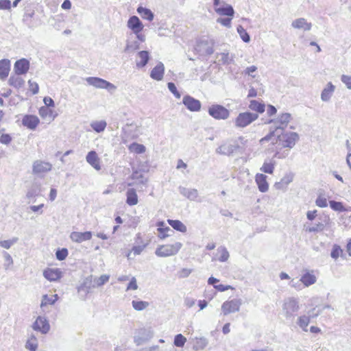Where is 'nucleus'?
Listing matches in <instances>:
<instances>
[{
	"mask_svg": "<svg viewBox=\"0 0 351 351\" xmlns=\"http://www.w3.org/2000/svg\"><path fill=\"white\" fill-rule=\"evenodd\" d=\"M310 317L302 315L298 317L297 324L305 332H307V326L310 322Z\"/></svg>",
	"mask_w": 351,
	"mask_h": 351,
	"instance_id": "nucleus-40",
	"label": "nucleus"
},
{
	"mask_svg": "<svg viewBox=\"0 0 351 351\" xmlns=\"http://www.w3.org/2000/svg\"><path fill=\"white\" fill-rule=\"evenodd\" d=\"M299 139V134L294 132H282L280 134L278 135L279 144L283 148H287L289 149H292L295 145Z\"/></svg>",
	"mask_w": 351,
	"mask_h": 351,
	"instance_id": "nucleus-2",
	"label": "nucleus"
},
{
	"mask_svg": "<svg viewBox=\"0 0 351 351\" xmlns=\"http://www.w3.org/2000/svg\"><path fill=\"white\" fill-rule=\"evenodd\" d=\"M158 231V237L162 239H165L171 235V233H173V230L171 229L168 226H165V223L163 221H158L157 223Z\"/></svg>",
	"mask_w": 351,
	"mask_h": 351,
	"instance_id": "nucleus-22",
	"label": "nucleus"
},
{
	"mask_svg": "<svg viewBox=\"0 0 351 351\" xmlns=\"http://www.w3.org/2000/svg\"><path fill=\"white\" fill-rule=\"evenodd\" d=\"M137 12L141 16L143 19L152 21L154 19V13L148 8L139 6L137 8Z\"/></svg>",
	"mask_w": 351,
	"mask_h": 351,
	"instance_id": "nucleus-33",
	"label": "nucleus"
},
{
	"mask_svg": "<svg viewBox=\"0 0 351 351\" xmlns=\"http://www.w3.org/2000/svg\"><path fill=\"white\" fill-rule=\"evenodd\" d=\"M86 159L87 162L89 163L96 170H99L101 169L99 159L97 156L96 152H89L86 155Z\"/></svg>",
	"mask_w": 351,
	"mask_h": 351,
	"instance_id": "nucleus-21",
	"label": "nucleus"
},
{
	"mask_svg": "<svg viewBox=\"0 0 351 351\" xmlns=\"http://www.w3.org/2000/svg\"><path fill=\"white\" fill-rule=\"evenodd\" d=\"M208 343V341L206 337H202L199 338H195V343L193 344V349L195 350H200L204 349Z\"/></svg>",
	"mask_w": 351,
	"mask_h": 351,
	"instance_id": "nucleus-36",
	"label": "nucleus"
},
{
	"mask_svg": "<svg viewBox=\"0 0 351 351\" xmlns=\"http://www.w3.org/2000/svg\"><path fill=\"white\" fill-rule=\"evenodd\" d=\"M28 84L29 86V90L32 92V93L34 95L37 94L39 90L38 84L36 82H32L31 80L28 81Z\"/></svg>",
	"mask_w": 351,
	"mask_h": 351,
	"instance_id": "nucleus-63",
	"label": "nucleus"
},
{
	"mask_svg": "<svg viewBox=\"0 0 351 351\" xmlns=\"http://www.w3.org/2000/svg\"><path fill=\"white\" fill-rule=\"evenodd\" d=\"M291 26L295 29H304L305 31H309L311 29L312 25L311 23H307L304 18H300L294 20Z\"/></svg>",
	"mask_w": 351,
	"mask_h": 351,
	"instance_id": "nucleus-26",
	"label": "nucleus"
},
{
	"mask_svg": "<svg viewBox=\"0 0 351 351\" xmlns=\"http://www.w3.org/2000/svg\"><path fill=\"white\" fill-rule=\"evenodd\" d=\"M19 75L17 74L11 75L8 80L9 84L16 88H21L24 85L25 81Z\"/></svg>",
	"mask_w": 351,
	"mask_h": 351,
	"instance_id": "nucleus-30",
	"label": "nucleus"
},
{
	"mask_svg": "<svg viewBox=\"0 0 351 351\" xmlns=\"http://www.w3.org/2000/svg\"><path fill=\"white\" fill-rule=\"evenodd\" d=\"M182 247V244L176 242L172 245H162L158 247L155 254L159 257H167L176 254Z\"/></svg>",
	"mask_w": 351,
	"mask_h": 351,
	"instance_id": "nucleus-4",
	"label": "nucleus"
},
{
	"mask_svg": "<svg viewBox=\"0 0 351 351\" xmlns=\"http://www.w3.org/2000/svg\"><path fill=\"white\" fill-rule=\"evenodd\" d=\"M3 256L5 260V263L3 264V267L5 269H8L11 265L13 264V260L12 256L10 254H8L7 252L3 251Z\"/></svg>",
	"mask_w": 351,
	"mask_h": 351,
	"instance_id": "nucleus-53",
	"label": "nucleus"
},
{
	"mask_svg": "<svg viewBox=\"0 0 351 351\" xmlns=\"http://www.w3.org/2000/svg\"><path fill=\"white\" fill-rule=\"evenodd\" d=\"M56 301V299H53L52 295L48 296L47 295H44L43 296V300H42L40 306H41V307H43L47 304H54Z\"/></svg>",
	"mask_w": 351,
	"mask_h": 351,
	"instance_id": "nucleus-56",
	"label": "nucleus"
},
{
	"mask_svg": "<svg viewBox=\"0 0 351 351\" xmlns=\"http://www.w3.org/2000/svg\"><path fill=\"white\" fill-rule=\"evenodd\" d=\"M34 330L40 331L43 334H46L50 329L49 324L47 319L41 316H38L32 325Z\"/></svg>",
	"mask_w": 351,
	"mask_h": 351,
	"instance_id": "nucleus-13",
	"label": "nucleus"
},
{
	"mask_svg": "<svg viewBox=\"0 0 351 351\" xmlns=\"http://www.w3.org/2000/svg\"><path fill=\"white\" fill-rule=\"evenodd\" d=\"M301 281L306 287H308L316 282V278L313 274L307 272L301 277Z\"/></svg>",
	"mask_w": 351,
	"mask_h": 351,
	"instance_id": "nucleus-39",
	"label": "nucleus"
},
{
	"mask_svg": "<svg viewBox=\"0 0 351 351\" xmlns=\"http://www.w3.org/2000/svg\"><path fill=\"white\" fill-rule=\"evenodd\" d=\"M232 17L228 16L227 18H218L217 22L221 24L222 25L230 27L231 25V21Z\"/></svg>",
	"mask_w": 351,
	"mask_h": 351,
	"instance_id": "nucleus-60",
	"label": "nucleus"
},
{
	"mask_svg": "<svg viewBox=\"0 0 351 351\" xmlns=\"http://www.w3.org/2000/svg\"><path fill=\"white\" fill-rule=\"evenodd\" d=\"M218 253L220 254V256L218 260L220 262H226L228 260L230 254L227 249L224 246H220L217 248Z\"/></svg>",
	"mask_w": 351,
	"mask_h": 351,
	"instance_id": "nucleus-43",
	"label": "nucleus"
},
{
	"mask_svg": "<svg viewBox=\"0 0 351 351\" xmlns=\"http://www.w3.org/2000/svg\"><path fill=\"white\" fill-rule=\"evenodd\" d=\"M215 12L221 16H227L233 17L234 14V10L232 5L223 3V4L215 8Z\"/></svg>",
	"mask_w": 351,
	"mask_h": 351,
	"instance_id": "nucleus-18",
	"label": "nucleus"
},
{
	"mask_svg": "<svg viewBox=\"0 0 351 351\" xmlns=\"http://www.w3.org/2000/svg\"><path fill=\"white\" fill-rule=\"evenodd\" d=\"M291 119V114L286 112L282 113L278 116L276 119H270L267 121V123H274L276 125V130L283 131L287 128L288 123Z\"/></svg>",
	"mask_w": 351,
	"mask_h": 351,
	"instance_id": "nucleus-10",
	"label": "nucleus"
},
{
	"mask_svg": "<svg viewBox=\"0 0 351 351\" xmlns=\"http://www.w3.org/2000/svg\"><path fill=\"white\" fill-rule=\"evenodd\" d=\"M258 117V114L251 112H241L236 117L234 125L237 128H243L256 121Z\"/></svg>",
	"mask_w": 351,
	"mask_h": 351,
	"instance_id": "nucleus-5",
	"label": "nucleus"
},
{
	"mask_svg": "<svg viewBox=\"0 0 351 351\" xmlns=\"http://www.w3.org/2000/svg\"><path fill=\"white\" fill-rule=\"evenodd\" d=\"M213 45V40L202 39L197 42L195 51L200 56L211 55L214 52Z\"/></svg>",
	"mask_w": 351,
	"mask_h": 351,
	"instance_id": "nucleus-8",
	"label": "nucleus"
},
{
	"mask_svg": "<svg viewBox=\"0 0 351 351\" xmlns=\"http://www.w3.org/2000/svg\"><path fill=\"white\" fill-rule=\"evenodd\" d=\"M107 123L106 121H93L90 123V126L92 129L97 133H100L105 130L106 128Z\"/></svg>",
	"mask_w": 351,
	"mask_h": 351,
	"instance_id": "nucleus-38",
	"label": "nucleus"
},
{
	"mask_svg": "<svg viewBox=\"0 0 351 351\" xmlns=\"http://www.w3.org/2000/svg\"><path fill=\"white\" fill-rule=\"evenodd\" d=\"M110 276L108 275H101L99 278H96L95 282L97 287H101L109 280Z\"/></svg>",
	"mask_w": 351,
	"mask_h": 351,
	"instance_id": "nucleus-59",
	"label": "nucleus"
},
{
	"mask_svg": "<svg viewBox=\"0 0 351 351\" xmlns=\"http://www.w3.org/2000/svg\"><path fill=\"white\" fill-rule=\"evenodd\" d=\"M325 225L322 222H318L315 226L306 228L305 230L308 232H319L324 230Z\"/></svg>",
	"mask_w": 351,
	"mask_h": 351,
	"instance_id": "nucleus-47",
	"label": "nucleus"
},
{
	"mask_svg": "<svg viewBox=\"0 0 351 351\" xmlns=\"http://www.w3.org/2000/svg\"><path fill=\"white\" fill-rule=\"evenodd\" d=\"M183 104L192 112H198L201 109V102L190 95H185L182 99Z\"/></svg>",
	"mask_w": 351,
	"mask_h": 351,
	"instance_id": "nucleus-12",
	"label": "nucleus"
},
{
	"mask_svg": "<svg viewBox=\"0 0 351 351\" xmlns=\"http://www.w3.org/2000/svg\"><path fill=\"white\" fill-rule=\"evenodd\" d=\"M149 302L142 300H133L132 302V307L138 311L145 309L149 306Z\"/></svg>",
	"mask_w": 351,
	"mask_h": 351,
	"instance_id": "nucleus-44",
	"label": "nucleus"
},
{
	"mask_svg": "<svg viewBox=\"0 0 351 351\" xmlns=\"http://www.w3.org/2000/svg\"><path fill=\"white\" fill-rule=\"evenodd\" d=\"M256 182L258 185V189L261 192L265 193L267 191L269 184L267 182V176L262 173H258L256 176Z\"/></svg>",
	"mask_w": 351,
	"mask_h": 351,
	"instance_id": "nucleus-23",
	"label": "nucleus"
},
{
	"mask_svg": "<svg viewBox=\"0 0 351 351\" xmlns=\"http://www.w3.org/2000/svg\"><path fill=\"white\" fill-rule=\"evenodd\" d=\"M341 80L346 86L347 88L351 89V76L342 75Z\"/></svg>",
	"mask_w": 351,
	"mask_h": 351,
	"instance_id": "nucleus-62",
	"label": "nucleus"
},
{
	"mask_svg": "<svg viewBox=\"0 0 351 351\" xmlns=\"http://www.w3.org/2000/svg\"><path fill=\"white\" fill-rule=\"evenodd\" d=\"M127 25L133 33H140L144 27L139 18L136 16L130 17Z\"/></svg>",
	"mask_w": 351,
	"mask_h": 351,
	"instance_id": "nucleus-16",
	"label": "nucleus"
},
{
	"mask_svg": "<svg viewBox=\"0 0 351 351\" xmlns=\"http://www.w3.org/2000/svg\"><path fill=\"white\" fill-rule=\"evenodd\" d=\"M168 223L176 230L180 232H186L187 229L186 226L180 220L168 219Z\"/></svg>",
	"mask_w": 351,
	"mask_h": 351,
	"instance_id": "nucleus-32",
	"label": "nucleus"
},
{
	"mask_svg": "<svg viewBox=\"0 0 351 351\" xmlns=\"http://www.w3.org/2000/svg\"><path fill=\"white\" fill-rule=\"evenodd\" d=\"M43 276L49 281H56L60 278L61 272L58 269H47L44 271Z\"/></svg>",
	"mask_w": 351,
	"mask_h": 351,
	"instance_id": "nucleus-25",
	"label": "nucleus"
},
{
	"mask_svg": "<svg viewBox=\"0 0 351 351\" xmlns=\"http://www.w3.org/2000/svg\"><path fill=\"white\" fill-rule=\"evenodd\" d=\"M140 47V43L138 40H134L132 42H128L126 47L125 48V52H133Z\"/></svg>",
	"mask_w": 351,
	"mask_h": 351,
	"instance_id": "nucleus-48",
	"label": "nucleus"
},
{
	"mask_svg": "<svg viewBox=\"0 0 351 351\" xmlns=\"http://www.w3.org/2000/svg\"><path fill=\"white\" fill-rule=\"evenodd\" d=\"M241 302L240 300L234 299L226 301L221 306V311L224 315L235 313L239 311Z\"/></svg>",
	"mask_w": 351,
	"mask_h": 351,
	"instance_id": "nucleus-11",
	"label": "nucleus"
},
{
	"mask_svg": "<svg viewBox=\"0 0 351 351\" xmlns=\"http://www.w3.org/2000/svg\"><path fill=\"white\" fill-rule=\"evenodd\" d=\"M68 254L66 248L58 249L56 252V257L58 261H63L66 258Z\"/></svg>",
	"mask_w": 351,
	"mask_h": 351,
	"instance_id": "nucleus-54",
	"label": "nucleus"
},
{
	"mask_svg": "<svg viewBox=\"0 0 351 351\" xmlns=\"http://www.w3.org/2000/svg\"><path fill=\"white\" fill-rule=\"evenodd\" d=\"M217 58L223 65H228L233 62V56L228 52H222L217 54Z\"/></svg>",
	"mask_w": 351,
	"mask_h": 351,
	"instance_id": "nucleus-31",
	"label": "nucleus"
},
{
	"mask_svg": "<svg viewBox=\"0 0 351 351\" xmlns=\"http://www.w3.org/2000/svg\"><path fill=\"white\" fill-rule=\"evenodd\" d=\"M130 149H133L136 154H143L145 152V147L143 145L136 143H132L130 146Z\"/></svg>",
	"mask_w": 351,
	"mask_h": 351,
	"instance_id": "nucleus-57",
	"label": "nucleus"
},
{
	"mask_svg": "<svg viewBox=\"0 0 351 351\" xmlns=\"http://www.w3.org/2000/svg\"><path fill=\"white\" fill-rule=\"evenodd\" d=\"M293 180V176L286 175L284 176L281 180L278 182H276L274 186L277 189H282L284 187L287 186L289 183H291Z\"/></svg>",
	"mask_w": 351,
	"mask_h": 351,
	"instance_id": "nucleus-37",
	"label": "nucleus"
},
{
	"mask_svg": "<svg viewBox=\"0 0 351 351\" xmlns=\"http://www.w3.org/2000/svg\"><path fill=\"white\" fill-rule=\"evenodd\" d=\"M167 87L169 90V91L173 94V95L178 98V99H180V97H181V95L180 93H179V91L177 90V88L175 85V84L173 82H169L167 84Z\"/></svg>",
	"mask_w": 351,
	"mask_h": 351,
	"instance_id": "nucleus-58",
	"label": "nucleus"
},
{
	"mask_svg": "<svg viewBox=\"0 0 351 351\" xmlns=\"http://www.w3.org/2000/svg\"><path fill=\"white\" fill-rule=\"evenodd\" d=\"M131 182L128 183V186H136L138 191H143L147 187L148 178L145 176L141 170L132 169V173L128 178Z\"/></svg>",
	"mask_w": 351,
	"mask_h": 351,
	"instance_id": "nucleus-1",
	"label": "nucleus"
},
{
	"mask_svg": "<svg viewBox=\"0 0 351 351\" xmlns=\"http://www.w3.org/2000/svg\"><path fill=\"white\" fill-rule=\"evenodd\" d=\"M240 148V145L236 141H227L218 147L215 152L218 154L230 156Z\"/></svg>",
	"mask_w": 351,
	"mask_h": 351,
	"instance_id": "nucleus-7",
	"label": "nucleus"
},
{
	"mask_svg": "<svg viewBox=\"0 0 351 351\" xmlns=\"http://www.w3.org/2000/svg\"><path fill=\"white\" fill-rule=\"evenodd\" d=\"M299 309L300 304L297 298L290 297L284 300L282 312L287 319L293 318Z\"/></svg>",
	"mask_w": 351,
	"mask_h": 351,
	"instance_id": "nucleus-3",
	"label": "nucleus"
},
{
	"mask_svg": "<svg viewBox=\"0 0 351 351\" xmlns=\"http://www.w3.org/2000/svg\"><path fill=\"white\" fill-rule=\"evenodd\" d=\"M69 237L72 241L80 243L84 241L90 240L92 238V232L90 231H86L84 232H72Z\"/></svg>",
	"mask_w": 351,
	"mask_h": 351,
	"instance_id": "nucleus-14",
	"label": "nucleus"
},
{
	"mask_svg": "<svg viewBox=\"0 0 351 351\" xmlns=\"http://www.w3.org/2000/svg\"><path fill=\"white\" fill-rule=\"evenodd\" d=\"M165 73V66L162 62H159L153 68L150 73V77L157 81H160L163 78Z\"/></svg>",
	"mask_w": 351,
	"mask_h": 351,
	"instance_id": "nucleus-19",
	"label": "nucleus"
},
{
	"mask_svg": "<svg viewBox=\"0 0 351 351\" xmlns=\"http://www.w3.org/2000/svg\"><path fill=\"white\" fill-rule=\"evenodd\" d=\"M51 169V165L49 162H45L37 160L33 165V172L34 173H40L47 172Z\"/></svg>",
	"mask_w": 351,
	"mask_h": 351,
	"instance_id": "nucleus-20",
	"label": "nucleus"
},
{
	"mask_svg": "<svg viewBox=\"0 0 351 351\" xmlns=\"http://www.w3.org/2000/svg\"><path fill=\"white\" fill-rule=\"evenodd\" d=\"M95 287L94 285H92V281L90 278H86L83 283L79 287L78 291H84L86 293H89L92 288Z\"/></svg>",
	"mask_w": 351,
	"mask_h": 351,
	"instance_id": "nucleus-42",
	"label": "nucleus"
},
{
	"mask_svg": "<svg viewBox=\"0 0 351 351\" xmlns=\"http://www.w3.org/2000/svg\"><path fill=\"white\" fill-rule=\"evenodd\" d=\"M329 204L330 208L335 211L343 212L347 210V209L343 206L342 202H337L335 200H331L329 202Z\"/></svg>",
	"mask_w": 351,
	"mask_h": 351,
	"instance_id": "nucleus-46",
	"label": "nucleus"
},
{
	"mask_svg": "<svg viewBox=\"0 0 351 351\" xmlns=\"http://www.w3.org/2000/svg\"><path fill=\"white\" fill-rule=\"evenodd\" d=\"M315 204L320 208H325L328 206L327 199L326 197L319 195L315 201Z\"/></svg>",
	"mask_w": 351,
	"mask_h": 351,
	"instance_id": "nucleus-61",
	"label": "nucleus"
},
{
	"mask_svg": "<svg viewBox=\"0 0 351 351\" xmlns=\"http://www.w3.org/2000/svg\"><path fill=\"white\" fill-rule=\"evenodd\" d=\"M18 241L17 237H14L10 240L0 241V247L5 249H10L12 245Z\"/></svg>",
	"mask_w": 351,
	"mask_h": 351,
	"instance_id": "nucleus-52",
	"label": "nucleus"
},
{
	"mask_svg": "<svg viewBox=\"0 0 351 351\" xmlns=\"http://www.w3.org/2000/svg\"><path fill=\"white\" fill-rule=\"evenodd\" d=\"M138 56L141 59L140 62H136L138 67H144L149 60V53L147 51H141L138 53Z\"/></svg>",
	"mask_w": 351,
	"mask_h": 351,
	"instance_id": "nucleus-35",
	"label": "nucleus"
},
{
	"mask_svg": "<svg viewBox=\"0 0 351 351\" xmlns=\"http://www.w3.org/2000/svg\"><path fill=\"white\" fill-rule=\"evenodd\" d=\"M250 109L258 113H263L265 110V105L256 100H251L249 105Z\"/></svg>",
	"mask_w": 351,
	"mask_h": 351,
	"instance_id": "nucleus-34",
	"label": "nucleus"
},
{
	"mask_svg": "<svg viewBox=\"0 0 351 351\" xmlns=\"http://www.w3.org/2000/svg\"><path fill=\"white\" fill-rule=\"evenodd\" d=\"M342 254H343V250H341V248L340 247L339 245L335 244L332 246L331 253H330V256L332 258L336 260L340 256H342Z\"/></svg>",
	"mask_w": 351,
	"mask_h": 351,
	"instance_id": "nucleus-51",
	"label": "nucleus"
},
{
	"mask_svg": "<svg viewBox=\"0 0 351 351\" xmlns=\"http://www.w3.org/2000/svg\"><path fill=\"white\" fill-rule=\"evenodd\" d=\"M275 162H265L261 168V171L264 173L271 174L274 172Z\"/></svg>",
	"mask_w": 351,
	"mask_h": 351,
	"instance_id": "nucleus-50",
	"label": "nucleus"
},
{
	"mask_svg": "<svg viewBox=\"0 0 351 351\" xmlns=\"http://www.w3.org/2000/svg\"><path fill=\"white\" fill-rule=\"evenodd\" d=\"M10 69V62L9 60L3 59L0 60V77L5 79L8 76Z\"/></svg>",
	"mask_w": 351,
	"mask_h": 351,
	"instance_id": "nucleus-29",
	"label": "nucleus"
},
{
	"mask_svg": "<svg viewBox=\"0 0 351 351\" xmlns=\"http://www.w3.org/2000/svg\"><path fill=\"white\" fill-rule=\"evenodd\" d=\"M321 313L322 310L320 309V307H317V308H314L312 310L309 311L308 317H310V318H315Z\"/></svg>",
	"mask_w": 351,
	"mask_h": 351,
	"instance_id": "nucleus-64",
	"label": "nucleus"
},
{
	"mask_svg": "<svg viewBox=\"0 0 351 351\" xmlns=\"http://www.w3.org/2000/svg\"><path fill=\"white\" fill-rule=\"evenodd\" d=\"M282 147L280 148L278 150H277L274 154V157L279 158V159H283L287 158L289 154V152L288 149H282Z\"/></svg>",
	"mask_w": 351,
	"mask_h": 351,
	"instance_id": "nucleus-55",
	"label": "nucleus"
},
{
	"mask_svg": "<svg viewBox=\"0 0 351 351\" xmlns=\"http://www.w3.org/2000/svg\"><path fill=\"white\" fill-rule=\"evenodd\" d=\"M178 189L180 194L191 201H195L198 197V191L195 189H189L186 187L180 186Z\"/></svg>",
	"mask_w": 351,
	"mask_h": 351,
	"instance_id": "nucleus-24",
	"label": "nucleus"
},
{
	"mask_svg": "<svg viewBox=\"0 0 351 351\" xmlns=\"http://www.w3.org/2000/svg\"><path fill=\"white\" fill-rule=\"evenodd\" d=\"M237 32L243 42L247 43L250 41V36L243 26L239 25L237 27Z\"/></svg>",
	"mask_w": 351,
	"mask_h": 351,
	"instance_id": "nucleus-45",
	"label": "nucleus"
},
{
	"mask_svg": "<svg viewBox=\"0 0 351 351\" xmlns=\"http://www.w3.org/2000/svg\"><path fill=\"white\" fill-rule=\"evenodd\" d=\"M25 348L31 351H36L37 350L38 340L34 335H32L27 341Z\"/></svg>",
	"mask_w": 351,
	"mask_h": 351,
	"instance_id": "nucleus-41",
	"label": "nucleus"
},
{
	"mask_svg": "<svg viewBox=\"0 0 351 351\" xmlns=\"http://www.w3.org/2000/svg\"><path fill=\"white\" fill-rule=\"evenodd\" d=\"M335 86L331 83L328 82L326 87L323 89L321 93V99L323 101H328L331 98V96L335 91Z\"/></svg>",
	"mask_w": 351,
	"mask_h": 351,
	"instance_id": "nucleus-27",
	"label": "nucleus"
},
{
	"mask_svg": "<svg viewBox=\"0 0 351 351\" xmlns=\"http://www.w3.org/2000/svg\"><path fill=\"white\" fill-rule=\"evenodd\" d=\"M29 68V62L25 58H21L14 63V70L17 75L25 74Z\"/></svg>",
	"mask_w": 351,
	"mask_h": 351,
	"instance_id": "nucleus-15",
	"label": "nucleus"
},
{
	"mask_svg": "<svg viewBox=\"0 0 351 351\" xmlns=\"http://www.w3.org/2000/svg\"><path fill=\"white\" fill-rule=\"evenodd\" d=\"M39 122V119L36 116L32 114L25 115L22 119L23 125L30 130H35Z\"/></svg>",
	"mask_w": 351,
	"mask_h": 351,
	"instance_id": "nucleus-17",
	"label": "nucleus"
},
{
	"mask_svg": "<svg viewBox=\"0 0 351 351\" xmlns=\"http://www.w3.org/2000/svg\"><path fill=\"white\" fill-rule=\"evenodd\" d=\"M86 81L90 86L97 88L106 89L111 93H114L117 89L116 86L113 84L100 77H88L86 78Z\"/></svg>",
	"mask_w": 351,
	"mask_h": 351,
	"instance_id": "nucleus-6",
	"label": "nucleus"
},
{
	"mask_svg": "<svg viewBox=\"0 0 351 351\" xmlns=\"http://www.w3.org/2000/svg\"><path fill=\"white\" fill-rule=\"evenodd\" d=\"M208 114L215 119H226L229 117L230 112L224 106L213 104L208 108Z\"/></svg>",
	"mask_w": 351,
	"mask_h": 351,
	"instance_id": "nucleus-9",
	"label": "nucleus"
},
{
	"mask_svg": "<svg viewBox=\"0 0 351 351\" xmlns=\"http://www.w3.org/2000/svg\"><path fill=\"white\" fill-rule=\"evenodd\" d=\"M136 189H128L126 192V203L130 206H134L138 204V196L136 194Z\"/></svg>",
	"mask_w": 351,
	"mask_h": 351,
	"instance_id": "nucleus-28",
	"label": "nucleus"
},
{
	"mask_svg": "<svg viewBox=\"0 0 351 351\" xmlns=\"http://www.w3.org/2000/svg\"><path fill=\"white\" fill-rule=\"evenodd\" d=\"M186 341V337H184L182 334H178L175 336L173 343L176 346L182 348L184 346Z\"/></svg>",
	"mask_w": 351,
	"mask_h": 351,
	"instance_id": "nucleus-49",
	"label": "nucleus"
}]
</instances>
